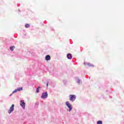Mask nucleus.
I'll list each match as a JSON object with an SVG mask.
<instances>
[{"label": "nucleus", "instance_id": "obj_1", "mask_svg": "<svg viewBox=\"0 0 124 124\" xmlns=\"http://www.w3.org/2000/svg\"><path fill=\"white\" fill-rule=\"evenodd\" d=\"M69 97L70 101H75V100L76 99V95H75L70 94L69 95Z\"/></svg>", "mask_w": 124, "mask_h": 124}, {"label": "nucleus", "instance_id": "obj_2", "mask_svg": "<svg viewBox=\"0 0 124 124\" xmlns=\"http://www.w3.org/2000/svg\"><path fill=\"white\" fill-rule=\"evenodd\" d=\"M66 105L67 106V107L69 108V111L70 112L72 110V107H71V104L69 103V102L66 101L65 102Z\"/></svg>", "mask_w": 124, "mask_h": 124}, {"label": "nucleus", "instance_id": "obj_3", "mask_svg": "<svg viewBox=\"0 0 124 124\" xmlns=\"http://www.w3.org/2000/svg\"><path fill=\"white\" fill-rule=\"evenodd\" d=\"M20 106H21V107H22V108L23 109H25V107H26V103H25V102L24 101V100H21L20 101Z\"/></svg>", "mask_w": 124, "mask_h": 124}, {"label": "nucleus", "instance_id": "obj_4", "mask_svg": "<svg viewBox=\"0 0 124 124\" xmlns=\"http://www.w3.org/2000/svg\"><path fill=\"white\" fill-rule=\"evenodd\" d=\"M47 97H48V93L47 92L42 93L41 96L42 98H47Z\"/></svg>", "mask_w": 124, "mask_h": 124}, {"label": "nucleus", "instance_id": "obj_5", "mask_svg": "<svg viewBox=\"0 0 124 124\" xmlns=\"http://www.w3.org/2000/svg\"><path fill=\"white\" fill-rule=\"evenodd\" d=\"M14 111V104H13L11 107H10L8 113L9 114H11V112H13Z\"/></svg>", "mask_w": 124, "mask_h": 124}, {"label": "nucleus", "instance_id": "obj_6", "mask_svg": "<svg viewBox=\"0 0 124 124\" xmlns=\"http://www.w3.org/2000/svg\"><path fill=\"white\" fill-rule=\"evenodd\" d=\"M67 59H68L69 60H71L72 59V55H71V54L69 53L67 54Z\"/></svg>", "mask_w": 124, "mask_h": 124}, {"label": "nucleus", "instance_id": "obj_7", "mask_svg": "<svg viewBox=\"0 0 124 124\" xmlns=\"http://www.w3.org/2000/svg\"><path fill=\"white\" fill-rule=\"evenodd\" d=\"M45 59L46 61H50V60H51V56H50V55H46Z\"/></svg>", "mask_w": 124, "mask_h": 124}, {"label": "nucleus", "instance_id": "obj_8", "mask_svg": "<svg viewBox=\"0 0 124 124\" xmlns=\"http://www.w3.org/2000/svg\"><path fill=\"white\" fill-rule=\"evenodd\" d=\"M17 90L18 92H20V91H23V88H22V87H19V88H18L17 89Z\"/></svg>", "mask_w": 124, "mask_h": 124}, {"label": "nucleus", "instance_id": "obj_9", "mask_svg": "<svg viewBox=\"0 0 124 124\" xmlns=\"http://www.w3.org/2000/svg\"><path fill=\"white\" fill-rule=\"evenodd\" d=\"M10 50H12V51H14V49H15V46H11L10 48Z\"/></svg>", "mask_w": 124, "mask_h": 124}, {"label": "nucleus", "instance_id": "obj_10", "mask_svg": "<svg viewBox=\"0 0 124 124\" xmlns=\"http://www.w3.org/2000/svg\"><path fill=\"white\" fill-rule=\"evenodd\" d=\"M25 28H30V24H26L25 25Z\"/></svg>", "mask_w": 124, "mask_h": 124}, {"label": "nucleus", "instance_id": "obj_11", "mask_svg": "<svg viewBox=\"0 0 124 124\" xmlns=\"http://www.w3.org/2000/svg\"><path fill=\"white\" fill-rule=\"evenodd\" d=\"M97 124H102V121H99L97 122Z\"/></svg>", "mask_w": 124, "mask_h": 124}, {"label": "nucleus", "instance_id": "obj_12", "mask_svg": "<svg viewBox=\"0 0 124 124\" xmlns=\"http://www.w3.org/2000/svg\"><path fill=\"white\" fill-rule=\"evenodd\" d=\"M17 92H18V90H17V89H16V90L14 91L13 93H17Z\"/></svg>", "mask_w": 124, "mask_h": 124}, {"label": "nucleus", "instance_id": "obj_13", "mask_svg": "<svg viewBox=\"0 0 124 124\" xmlns=\"http://www.w3.org/2000/svg\"><path fill=\"white\" fill-rule=\"evenodd\" d=\"M36 93H39V88L36 89Z\"/></svg>", "mask_w": 124, "mask_h": 124}, {"label": "nucleus", "instance_id": "obj_14", "mask_svg": "<svg viewBox=\"0 0 124 124\" xmlns=\"http://www.w3.org/2000/svg\"><path fill=\"white\" fill-rule=\"evenodd\" d=\"M48 82L46 83V86H47V87H48Z\"/></svg>", "mask_w": 124, "mask_h": 124}, {"label": "nucleus", "instance_id": "obj_15", "mask_svg": "<svg viewBox=\"0 0 124 124\" xmlns=\"http://www.w3.org/2000/svg\"><path fill=\"white\" fill-rule=\"evenodd\" d=\"M38 88L40 89V86H39Z\"/></svg>", "mask_w": 124, "mask_h": 124}, {"label": "nucleus", "instance_id": "obj_16", "mask_svg": "<svg viewBox=\"0 0 124 124\" xmlns=\"http://www.w3.org/2000/svg\"><path fill=\"white\" fill-rule=\"evenodd\" d=\"M84 65H86V63H84Z\"/></svg>", "mask_w": 124, "mask_h": 124}]
</instances>
